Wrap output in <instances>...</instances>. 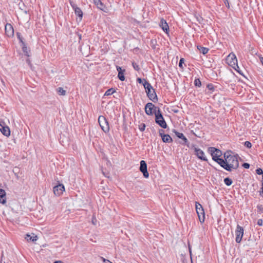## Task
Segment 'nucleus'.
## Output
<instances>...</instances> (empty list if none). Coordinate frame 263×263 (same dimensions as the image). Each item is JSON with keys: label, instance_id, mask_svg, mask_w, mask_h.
I'll return each instance as SVG.
<instances>
[{"label": "nucleus", "instance_id": "1", "mask_svg": "<svg viewBox=\"0 0 263 263\" xmlns=\"http://www.w3.org/2000/svg\"><path fill=\"white\" fill-rule=\"evenodd\" d=\"M223 157V163H221L220 166L224 170L231 172L233 170H236L239 167L237 156L230 155L229 152H227L224 154Z\"/></svg>", "mask_w": 263, "mask_h": 263}, {"label": "nucleus", "instance_id": "2", "mask_svg": "<svg viewBox=\"0 0 263 263\" xmlns=\"http://www.w3.org/2000/svg\"><path fill=\"white\" fill-rule=\"evenodd\" d=\"M143 85L145 89L147 97L153 102H157L158 101L157 96L155 90L153 88L151 84L146 80L144 79Z\"/></svg>", "mask_w": 263, "mask_h": 263}, {"label": "nucleus", "instance_id": "3", "mask_svg": "<svg viewBox=\"0 0 263 263\" xmlns=\"http://www.w3.org/2000/svg\"><path fill=\"white\" fill-rule=\"evenodd\" d=\"M208 151L211 154L212 159L214 161L218 163L220 165H221V163H223V159L219 158L222 154L220 150L214 147H210L208 148Z\"/></svg>", "mask_w": 263, "mask_h": 263}, {"label": "nucleus", "instance_id": "4", "mask_svg": "<svg viewBox=\"0 0 263 263\" xmlns=\"http://www.w3.org/2000/svg\"><path fill=\"white\" fill-rule=\"evenodd\" d=\"M155 114L156 123L161 127L166 128L167 127V124L162 116L160 109L159 108H157V107H155Z\"/></svg>", "mask_w": 263, "mask_h": 263}, {"label": "nucleus", "instance_id": "5", "mask_svg": "<svg viewBox=\"0 0 263 263\" xmlns=\"http://www.w3.org/2000/svg\"><path fill=\"white\" fill-rule=\"evenodd\" d=\"M195 208L200 222L203 223L205 220V213L202 205L199 202H196Z\"/></svg>", "mask_w": 263, "mask_h": 263}, {"label": "nucleus", "instance_id": "6", "mask_svg": "<svg viewBox=\"0 0 263 263\" xmlns=\"http://www.w3.org/2000/svg\"><path fill=\"white\" fill-rule=\"evenodd\" d=\"M98 122L102 130L107 133L109 130V126L107 119L103 116H100L98 118Z\"/></svg>", "mask_w": 263, "mask_h": 263}, {"label": "nucleus", "instance_id": "7", "mask_svg": "<svg viewBox=\"0 0 263 263\" xmlns=\"http://www.w3.org/2000/svg\"><path fill=\"white\" fill-rule=\"evenodd\" d=\"M227 63L231 67L235 68V66L238 67L237 65V59L235 54L233 53H230L226 58Z\"/></svg>", "mask_w": 263, "mask_h": 263}, {"label": "nucleus", "instance_id": "8", "mask_svg": "<svg viewBox=\"0 0 263 263\" xmlns=\"http://www.w3.org/2000/svg\"><path fill=\"white\" fill-rule=\"evenodd\" d=\"M192 148L194 150L195 155L198 157L199 159L204 161H208V159L205 156V154L202 149L196 147L195 145H193Z\"/></svg>", "mask_w": 263, "mask_h": 263}, {"label": "nucleus", "instance_id": "9", "mask_svg": "<svg viewBox=\"0 0 263 263\" xmlns=\"http://www.w3.org/2000/svg\"><path fill=\"white\" fill-rule=\"evenodd\" d=\"M236 234V242L237 243H240L242 240V238L243 235V229L242 227L239 225H237L236 230L235 231Z\"/></svg>", "mask_w": 263, "mask_h": 263}, {"label": "nucleus", "instance_id": "10", "mask_svg": "<svg viewBox=\"0 0 263 263\" xmlns=\"http://www.w3.org/2000/svg\"><path fill=\"white\" fill-rule=\"evenodd\" d=\"M140 163V171L143 173V176L145 178H147L149 177V173L147 172L146 163L145 161L141 160Z\"/></svg>", "mask_w": 263, "mask_h": 263}, {"label": "nucleus", "instance_id": "11", "mask_svg": "<svg viewBox=\"0 0 263 263\" xmlns=\"http://www.w3.org/2000/svg\"><path fill=\"white\" fill-rule=\"evenodd\" d=\"M173 132L175 134V135L179 139H181L183 140V142H180V143L182 145H185L187 147H189V142L187 139L184 136V135L181 133L177 132L175 129L173 130Z\"/></svg>", "mask_w": 263, "mask_h": 263}, {"label": "nucleus", "instance_id": "12", "mask_svg": "<svg viewBox=\"0 0 263 263\" xmlns=\"http://www.w3.org/2000/svg\"><path fill=\"white\" fill-rule=\"evenodd\" d=\"M70 4L72 9L74 10L76 15L79 17L80 20H81L83 15V13L81 9L78 7L77 5H76L72 2H70Z\"/></svg>", "mask_w": 263, "mask_h": 263}, {"label": "nucleus", "instance_id": "13", "mask_svg": "<svg viewBox=\"0 0 263 263\" xmlns=\"http://www.w3.org/2000/svg\"><path fill=\"white\" fill-rule=\"evenodd\" d=\"M65 191V187L63 184H59L53 187V191L56 196L61 195Z\"/></svg>", "mask_w": 263, "mask_h": 263}, {"label": "nucleus", "instance_id": "14", "mask_svg": "<svg viewBox=\"0 0 263 263\" xmlns=\"http://www.w3.org/2000/svg\"><path fill=\"white\" fill-rule=\"evenodd\" d=\"M159 133L163 142L170 143L172 142L173 140L171 137L168 134H164V130L163 129H160L159 130Z\"/></svg>", "mask_w": 263, "mask_h": 263}, {"label": "nucleus", "instance_id": "15", "mask_svg": "<svg viewBox=\"0 0 263 263\" xmlns=\"http://www.w3.org/2000/svg\"><path fill=\"white\" fill-rule=\"evenodd\" d=\"M5 32L6 35L9 37H11L14 34V29L12 26L9 23L5 25Z\"/></svg>", "mask_w": 263, "mask_h": 263}, {"label": "nucleus", "instance_id": "16", "mask_svg": "<svg viewBox=\"0 0 263 263\" xmlns=\"http://www.w3.org/2000/svg\"><path fill=\"white\" fill-rule=\"evenodd\" d=\"M155 107H155L154 105L152 103H147L145 106V113L147 115H152L153 113V109H154V108H155Z\"/></svg>", "mask_w": 263, "mask_h": 263}, {"label": "nucleus", "instance_id": "17", "mask_svg": "<svg viewBox=\"0 0 263 263\" xmlns=\"http://www.w3.org/2000/svg\"><path fill=\"white\" fill-rule=\"evenodd\" d=\"M116 69L118 72V78L121 81H123L125 80L124 77V72L125 70L124 69H122L121 67L119 66H116Z\"/></svg>", "mask_w": 263, "mask_h": 263}, {"label": "nucleus", "instance_id": "18", "mask_svg": "<svg viewBox=\"0 0 263 263\" xmlns=\"http://www.w3.org/2000/svg\"><path fill=\"white\" fill-rule=\"evenodd\" d=\"M0 130L2 134L6 136H9L10 135V129L8 126H4L1 124H0Z\"/></svg>", "mask_w": 263, "mask_h": 263}, {"label": "nucleus", "instance_id": "19", "mask_svg": "<svg viewBox=\"0 0 263 263\" xmlns=\"http://www.w3.org/2000/svg\"><path fill=\"white\" fill-rule=\"evenodd\" d=\"M160 26L164 32L167 33L169 30V27L167 23L164 20L162 19L161 20Z\"/></svg>", "mask_w": 263, "mask_h": 263}, {"label": "nucleus", "instance_id": "20", "mask_svg": "<svg viewBox=\"0 0 263 263\" xmlns=\"http://www.w3.org/2000/svg\"><path fill=\"white\" fill-rule=\"evenodd\" d=\"M6 202V192L4 190L0 189V203L5 204Z\"/></svg>", "mask_w": 263, "mask_h": 263}, {"label": "nucleus", "instance_id": "21", "mask_svg": "<svg viewBox=\"0 0 263 263\" xmlns=\"http://www.w3.org/2000/svg\"><path fill=\"white\" fill-rule=\"evenodd\" d=\"M25 239L27 240V241L34 242L35 241L37 240V236L36 235H35L34 234H32V236L29 234H26Z\"/></svg>", "mask_w": 263, "mask_h": 263}, {"label": "nucleus", "instance_id": "22", "mask_svg": "<svg viewBox=\"0 0 263 263\" xmlns=\"http://www.w3.org/2000/svg\"><path fill=\"white\" fill-rule=\"evenodd\" d=\"M21 46L25 55L27 57H29L30 50L27 48L26 44L25 43H23V44L21 45Z\"/></svg>", "mask_w": 263, "mask_h": 263}, {"label": "nucleus", "instance_id": "23", "mask_svg": "<svg viewBox=\"0 0 263 263\" xmlns=\"http://www.w3.org/2000/svg\"><path fill=\"white\" fill-rule=\"evenodd\" d=\"M197 49L200 52L202 53L203 54H205L209 50V48L201 46H197Z\"/></svg>", "mask_w": 263, "mask_h": 263}, {"label": "nucleus", "instance_id": "24", "mask_svg": "<svg viewBox=\"0 0 263 263\" xmlns=\"http://www.w3.org/2000/svg\"><path fill=\"white\" fill-rule=\"evenodd\" d=\"M93 3L99 9L103 10L104 5L100 0H94Z\"/></svg>", "mask_w": 263, "mask_h": 263}, {"label": "nucleus", "instance_id": "25", "mask_svg": "<svg viewBox=\"0 0 263 263\" xmlns=\"http://www.w3.org/2000/svg\"><path fill=\"white\" fill-rule=\"evenodd\" d=\"M57 92L59 95L65 96L66 95V91L63 89L62 87H58L57 89Z\"/></svg>", "mask_w": 263, "mask_h": 263}, {"label": "nucleus", "instance_id": "26", "mask_svg": "<svg viewBox=\"0 0 263 263\" xmlns=\"http://www.w3.org/2000/svg\"><path fill=\"white\" fill-rule=\"evenodd\" d=\"M116 92V90L112 88L108 89L104 93V96H110Z\"/></svg>", "mask_w": 263, "mask_h": 263}, {"label": "nucleus", "instance_id": "27", "mask_svg": "<svg viewBox=\"0 0 263 263\" xmlns=\"http://www.w3.org/2000/svg\"><path fill=\"white\" fill-rule=\"evenodd\" d=\"M16 36H17L18 40H19V42H20V43L21 44V45L23 44V43H25L23 40H24L23 37H22L21 33L20 32H17Z\"/></svg>", "mask_w": 263, "mask_h": 263}, {"label": "nucleus", "instance_id": "28", "mask_svg": "<svg viewBox=\"0 0 263 263\" xmlns=\"http://www.w3.org/2000/svg\"><path fill=\"white\" fill-rule=\"evenodd\" d=\"M224 182L227 185L230 186L232 184L233 181L230 178H226L224 179Z\"/></svg>", "mask_w": 263, "mask_h": 263}, {"label": "nucleus", "instance_id": "29", "mask_svg": "<svg viewBox=\"0 0 263 263\" xmlns=\"http://www.w3.org/2000/svg\"><path fill=\"white\" fill-rule=\"evenodd\" d=\"M194 85L196 87H200L201 86V82L199 79H195L194 81Z\"/></svg>", "mask_w": 263, "mask_h": 263}, {"label": "nucleus", "instance_id": "30", "mask_svg": "<svg viewBox=\"0 0 263 263\" xmlns=\"http://www.w3.org/2000/svg\"><path fill=\"white\" fill-rule=\"evenodd\" d=\"M132 65H133V67L134 69L135 70H136L137 71H139L140 70V67H139V65L137 63H136L135 62H133L132 63Z\"/></svg>", "mask_w": 263, "mask_h": 263}, {"label": "nucleus", "instance_id": "31", "mask_svg": "<svg viewBox=\"0 0 263 263\" xmlns=\"http://www.w3.org/2000/svg\"><path fill=\"white\" fill-rule=\"evenodd\" d=\"M206 87L211 91H213L214 90V86L213 84L209 83L207 84Z\"/></svg>", "mask_w": 263, "mask_h": 263}, {"label": "nucleus", "instance_id": "32", "mask_svg": "<svg viewBox=\"0 0 263 263\" xmlns=\"http://www.w3.org/2000/svg\"><path fill=\"white\" fill-rule=\"evenodd\" d=\"M156 41L152 40L151 41V46L152 47V48L154 49H156Z\"/></svg>", "mask_w": 263, "mask_h": 263}, {"label": "nucleus", "instance_id": "33", "mask_svg": "<svg viewBox=\"0 0 263 263\" xmlns=\"http://www.w3.org/2000/svg\"><path fill=\"white\" fill-rule=\"evenodd\" d=\"M139 130L141 132L144 131L145 130V124L142 123L140 125H139Z\"/></svg>", "mask_w": 263, "mask_h": 263}, {"label": "nucleus", "instance_id": "34", "mask_svg": "<svg viewBox=\"0 0 263 263\" xmlns=\"http://www.w3.org/2000/svg\"><path fill=\"white\" fill-rule=\"evenodd\" d=\"M244 145H245L246 147L250 148H251V146H252V144H251V143L250 142H249V141H246V142H245V143H244Z\"/></svg>", "mask_w": 263, "mask_h": 263}, {"label": "nucleus", "instance_id": "35", "mask_svg": "<svg viewBox=\"0 0 263 263\" xmlns=\"http://www.w3.org/2000/svg\"><path fill=\"white\" fill-rule=\"evenodd\" d=\"M91 222L93 225H96L97 220L96 216L95 215H93V216H92Z\"/></svg>", "mask_w": 263, "mask_h": 263}, {"label": "nucleus", "instance_id": "36", "mask_svg": "<svg viewBox=\"0 0 263 263\" xmlns=\"http://www.w3.org/2000/svg\"><path fill=\"white\" fill-rule=\"evenodd\" d=\"M256 172L258 175H263V171L261 168H258L256 170Z\"/></svg>", "mask_w": 263, "mask_h": 263}, {"label": "nucleus", "instance_id": "37", "mask_svg": "<svg viewBox=\"0 0 263 263\" xmlns=\"http://www.w3.org/2000/svg\"><path fill=\"white\" fill-rule=\"evenodd\" d=\"M184 59L183 58H181L180 61H179V66L181 68H182V64L184 63Z\"/></svg>", "mask_w": 263, "mask_h": 263}, {"label": "nucleus", "instance_id": "38", "mask_svg": "<svg viewBox=\"0 0 263 263\" xmlns=\"http://www.w3.org/2000/svg\"><path fill=\"white\" fill-rule=\"evenodd\" d=\"M242 166L245 168L248 169L250 167V164L248 163H244L242 164Z\"/></svg>", "mask_w": 263, "mask_h": 263}, {"label": "nucleus", "instance_id": "39", "mask_svg": "<svg viewBox=\"0 0 263 263\" xmlns=\"http://www.w3.org/2000/svg\"><path fill=\"white\" fill-rule=\"evenodd\" d=\"M257 223V224L258 226H261L262 225V223H263L262 220L261 219H258Z\"/></svg>", "mask_w": 263, "mask_h": 263}, {"label": "nucleus", "instance_id": "40", "mask_svg": "<svg viewBox=\"0 0 263 263\" xmlns=\"http://www.w3.org/2000/svg\"><path fill=\"white\" fill-rule=\"evenodd\" d=\"M224 3L225 4L226 6L229 8L230 7V6H229V2H228V0H223Z\"/></svg>", "mask_w": 263, "mask_h": 263}, {"label": "nucleus", "instance_id": "41", "mask_svg": "<svg viewBox=\"0 0 263 263\" xmlns=\"http://www.w3.org/2000/svg\"><path fill=\"white\" fill-rule=\"evenodd\" d=\"M137 81L139 83H143V82H144V79L142 80L141 78H137Z\"/></svg>", "mask_w": 263, "mask_h": 263}, {"label": "nucleus", "instance_id": "42", "mask_svg": "<svg viewBox=\"0 0 263 263\" xmlns=\"http://www.w3.org/2000/svg\"><path fill=\"white\" fill-rule=\"evenodd\" d=\"M257 208L259 211H262L263 210V207L261 205H258L257 206Z\"/></svg>", "mask_w": 263, "mask_h": 263}, {"label": "nucleus", "instance_id": "43", "mask_svg": "<svg viewBox=\"0 0 263 263\" xmlns=\"http://www.w3.org/2000/svg\"><path fill=\"white\" fill-rule=\"evenodd\" d=\"M103 261L104 262V263H112L111 261H110L109 260H107L104 258L103 259Z\"/></svg>", "mask_w": 263, "mask_h": 263}, {"label": "nucleus", "instance_id": "44", "mask_svg": "<svg viewBox=\"0 0 263 263\" xmlns=\"http://www.w3.org/2000/svg\"><path fill=\"white\" fill-rule=\"evenodd\" d=\"M261 192H260V196H262L263 197V183H262V186L261 187Z\"/></svg>", "mask_w": 263, "mask_h": 263}, {"label": "nucleus", "instance_id": "45", "mask_svg": "<svg viewBox=\"0 0 263 263\" xmlns=\"http://www.w3.org/2000/svg\"><path fill=\"white\" fill-rule=\"evenodd\" d=\"M260 62L261 63L262 65H263V57L260 58Z\"/></svg>", "mask_w": 263, "mask_h": 263}, {"label": "nucleus", "instance_id": "46", "mask_svg": "<svg viewBox=\"0 0 263 263\" xmlns=\"http://www.w3.org/2000/svg\"><path fill=\"white\" fill-rule=\"evenodd\" d=\"M54 263H63V262L60 260H58V261H54Z\"/></svg>", "mask_w": 263, "mask_h": 263}]
</instances>
